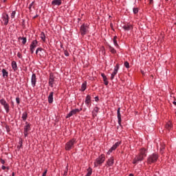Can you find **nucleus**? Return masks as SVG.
<instances>
[{
	"instance_id": "obj_1",
	"label": "nucleus",
	"mask_w": 176,
	"mask_h": 176,
	"mask_svg": "<svg viewBox=\"0 0 176 176\" xmlns=\"http://www.w3.org/2000/svg\"><path fill=\"white\" fill-rule=\"evenodd\" d=\"M146 157V150L142 148L140 150L139 154L133 159V164H138L140 162H142Z\"/></svg>"
},
{
	"instance_id": "obj_2",
	"label": "nucleus",
	"mask_w": 176,
	"mask_h": 176,
	"mask_svg": "<svg viewBox=\"0 0 176 176\" xmlns=\"http://www.w3.org/2000/svg\"><path fill=\"white\" fill-rule=\"evenodd\" d=\"M76 139L73 138L68 141L65 146V151H71L75 148V144H76Z\"/></svg>"
},
{
	"instance_id": "obj_3",
	"label": "nucleus",
	"mask_w": 176,
	"mask_h": 176,
	"mask_svg": "<svg viewBox=\"0 0 176 176\" xmlns=\"http://www.w3.org/2000/svg\"><path fill=\"white\" fill-rule=\"evenodd\" d=\"M157 159H159V155L156 153H154L150 155H148L147 158V163L148 164H152L153 163H156L157 162Z\"/></svg>"
},
{
	"instance_id": "obj_4",
	"label": "nucleus",
	"mask_w": 176,
	"mask_h": 176,
	"mask_svg": "<svg viewBox=\"0 0 176 176\" xmlns=\"http://www.w3.org/2000/svg\"><path fill=\"white\" fill-rule=\"evenodd\" d=\"M105 162V155L101 154L98 158H96V161L94 162V167H98L101 166L102 163Z\"/></svg>"
},
{
	"instance_id": "obj_5",
	"label": "nucleus",
	"mask_w": 176,
	"mask_h": 176,
	"mask_svg": "<svg viewBox=\"0 0 176 176\" xmlns=\"http://www.w3.org/2000/svg\"><path fill=\"white\" fill-rule=\"evenodd\" d=\"M80 32L82 36H85L89 33V25L83 23L80 28Z\"/></svg>"
},
{
	"instance_id": "obj_6",
	"label": "nucleus",
	"mask_w": 176,
	"mask_h": 176,
	"mask_svg": "<svg viewBox=\"0 0 176 176\" xmlns=\"http://www.w3.org/2000/svg\"><path fill=\"white\" fill-rule=\"evenodd\" d=\"M9 14L7 13H3L1 15V24L3 25H8L9 24Z\"/></svg>"
},
{
	"instance_id": "obj_7",
	"label": "nucleus",
	"mask_w": 176,
	"mask_h": 176,
	"mask_svg": "<svg viewBox=\"0 0 176 176\" xmlns=\"http://www.w3.org/2000/svg\"><path fill=\"white\" fill-rule=\"evenodd\" d=\"M0 104L3 107L6 113H9V111L10 108L9 103H8V102H6V100L4 98H1L0 100Z\"/></svg>"
},
{
	"instance_id": "obj_8",
	"label": "nucleus",
	"mask_w": 176,
	"mask_h": 176,
	"mask_svg": "<svg viewBox=\"0 0 176 176\" xmlns=\"http://www.w3.org/2000/svg\"><path fill=\"white\" fill-rule=\"evenodd\" d=\"M0 104L3 107L6 113H9V111L10 108L9 103H8V102H6V100L4 98H1L0 100Z\"/></svg>"
},
{
	"instance_id": "obj_9",
	"label": "nucleus",
	"mask_w": 176,
	"mask_h": 176,
	"mask_svg": "<svg viewBox=\"0 0 176 176\" xmlns=\"http://www.w3.org/2000/svg\"><path fill=\"white\" fill-rule=\"evenodd\" d=\"M82 111V108L80 109H74L69 112V113L66 116V119L71 118V116H74V115H76V113H79Z\"/></svg>"
},
{
	"instance_id": "obj_10",
	"label": "nucleus",
	"mask_w": 176,
	"mask_h": 176,
	"mask_svg": "<svg viewBox=\"0 0 176 176\" xmlns=\"http://www.w3.org/2000/svg\"><path fill=\"white\" fill-rule=\"evenodd\" d=\"M122 144V142H117L115 143L113 146L111 147V148L108 151L107 155H111V152H113V151H116L118 149V146H120Z\"/></svg>"
},
{
	"instance_id": "obj_11",
	"label": "nucleus",
	"mask_w": 176,
	"mask_h": 176,
	"mask_svg": "<svg viewBox=\"0 0 176 176\" xmlns=\"http://www.w3.org/2000/svg\"><path fill=\"white\" fill-rule=\"evenodd\" d=\"M122 144V142H117L115 143L113 146L111 147V148L108 151L107 155H111V152H113V151H116L118 149V146H120Z\"/></svg>"
},
{
	"instance_id": "obj_12",
	"label": "nucleus",
	"mask_w": 176,
	"mask_h": 176,
	"mask_svg": "<svg viewBox=\"0 0 176 176\" xmlns=\"http://www.w3.org/2000/svg\"><path fill=\"white\" fill-rule=\"evenodd\" d=\"M38 46V41L33 40L30 44V49L32 54H34V52H35V47Z\"/></svg>"
},
{
	"instance_id": "obj_13",
	"label": "nucleus",
	"mask_w": 176,
	"mask_h": 176,
	"mask_svg": "<svg viewBox=\"0 0 176 176\" xmlns=\"http://www.w3.org/2000/svg\"><path fill=\"white\" fill-rule=\"evenodd\" d=\"M119 63H117L114 67V70L113 72V73L111 75L110 79L111 80H113L115 79V76H116L118 74V72L119 71Z\"/></svg>"
},
{
	"instance_id": "obj_14",
	"label": "nucleus",
	"mask_w": 176,
	"mask_h": 176,
	"mask_svg": "<svg viewBox=\"0 0 176 176\" xmlns=\"http://www.w3.org/2000/svg\"><path fill=\"white\" fill-rule=\"evenodd\" d=\"M25 126H24L23 134L25 137H28V131L31 130V124H28V122H25Z\"/></svg>"
},
{
	"instance_id": "obj_15",
	"label": "nucleus",
	"mask_w": 176,
	"mask_h": 176,
	"mask_svg": "<svg viewBox=\"0 0 176 176\" xmlns=\"http://www.w3.org/2000/svg\"><path fill=\"white\" fill-rule=\"evenodd\" d=\"M115 163V158L113 157H111L109 158L106 162V166L107 167H112Z\"/></svg>"
},
{
	"instance_id": "obj_16",
	"label": "nucleus",
	"mask_w": 176,
	"mask_h": 176,
	"mask_svg": "<svg viewBox=\"0 0 176 176\" xmlns=\"http://www.w3.org/2000/svg\"><path fill=\"white\" fill-rule=\"evenodd\" d=\"M117 118L118 120V124L122 127V115L120 114V107L117 110Z\"/></svg>"
},
{
	"instance_id": "obj_17",
	"label": "nucleus",
	"mask_w": 176,
	"mask_h": 176,
	"mask_svg": "<svg viewBox=\"0 0 176 176\" xmlns=\"http://www.w3.org/2000/svg\"><path fill=\"white\" fill-rule=\"evenodd\" d=\"M48 85L50 87H53V85H54V75L53 74H50Z\"/></svg>"
},
{
	"instance_id": "obj_18",
	"label": "nucleus",
	"mask_w": 176,
	"mask_h": 176,
	"mask_svg": "<svg viewBox=\"0 0 176 176\" xmlns=\"http://www.w3.org/2000/svg\"><path fill=\"white\" fill-rule=\"evenodd\" d=\"M31 83L32 87H35L36 86V74H33L31 77Z\"/></svg>"
},
{
	"instance_id": "obj_19",
	"label": "nucleus",
	"mask_w": 176,
	"mask_h": 176,
	"mask_svg": "<svg viewBox=\"0 0 176 176\" xmlns=\"http://www.w3.org/2000/svg\"><path fill=\"white\" fill-rule=\"evenodd\" d=\"M11 67L13 69L14 72H16L19 69V67H17V62L16 60H12L11 63Z\"/></svg>"
},
{
	"instance_id": "obj_20",
	"label": "nucleus",
	"mask_w": 176,
	"mask_h": 176,
	"mask_svg": "<svg viewBox=\"0 0 176 176\" xmlns=\"http://www.w3.org/2000/svg\"><path fill=\"white\" fill-rule=\"evenodd\" d=\"M87 107H89L90 104H91V96L90 95H87L85 98V101Z\"/></svg>"
},
{
	"instance_id": "obj_21",
	"label": "nucleus",
	"mask_w": 176,
	"mask_h": 176,
	"mask_svg": "<svg viewBox=\"0 0 176 176\" xmlns=\"http://www.w3.org/2000/svg\"><path fill=\"white\" fill-rule=\"evenodd\" d=\"M165 129L168 130V131H171V130H173V122H171V121H168L165 125Z\"/></svg>"
},
{
	"instance_id": "obj_22",
	"label": "nucleus",
	"mask_w": 176,
	"mask_h": 176,
	"mask_svg": "<svg viewBox=\"0 0 176 176\" xmlns=\"http://www.w3.org/2000/svg\"><path fill=\"white\" fill-rule=\"evenodd\" d=\"M101 76L103 79V82H104V84L105 85V86H108L109 82L108 81V78H107V76H105V74L102 73Z\"/></svg>"
},
{
	"instance_id": "obj_23",
	"label": "nucleus",
	"mask_w": 176,
	"mask_h": 176,
	"mask_svg": "<svg viewBox=\"0 0 176 176\" xmlns=\"http://www.w3.org/2000/svg\"><path fill=\"white\" fill-rule=\"evenodd\" d=\"M61 3H63L61 0H53L52 1V5H54V6H60Z\"/></svg>"
},
{
	"instance_id": "obj_24",
	"label": "nucleus",
	"mask_w": 176,
	"mask_h": 176,
	"mask_svg": "<svg viewBox=\"0 0 176 176\" xmlns=\"http://www.w3.org/2000/svg\"><path fill=\"white\" fill-rule=\"evenodd\" d=\"M54 94V92L52 91L50 93V95L48 96V102L49 104H53V96Z\"/></svg>"
},
{
	"instance_id": "obj_25",
	"label": "nucleus",
	"mask_w": 176,
	"mask_h": 176,
	"mask_svg": "<svg viewBox=\"0 0 176 176\" xmlns=\"http://www.w3.org/2000/svg\"><path fill=\"white\" fill-rule=\"evenodd\" d=\"M100 111V108L98 107H94V111H92V116L94 118H96L97 116V113H98V111Z\"/></svg>"
},
{
	"instance_id": "obj_26",
	"label": "nucleus",
	"mask_w": 176,
	"mask_h": 176,
	"mask_svg": "<svg viewBox=\"0 0 176 176\" xmlns=\"http://www.w3.org/2000/svg\"><path fill=\"white\" fill-rule=\"evenodd\" d=\"M123 30H124V31H130L131 30H133V25H124L122 27Z\"/></svg>"
},
{
	"instance_id": "obj_27",
	"label": "nucleus",
	"mask_w": 176,
	"mask_h": 176,
	"mask_svg": "<svg viewBox=\"0 0 176 176\" xmlns=\"http://www.w3.org/2000/svg\"><path fill=\"white\" fill-rule=\"evenodd\" d=\"M1 72H2L3 78H8V76H9V72H8L6 69H3L1 70Z\"/></svg>"
},
{
	"instance_id": "obj_28",
	"label": "nucleus",
	"mask_w": 176,
	"mask_h": 176,
	"mask_svg": "<svg viewBox=\"0 0 176 176\" xmlns=\"http://www.w3.org/2000/svg\"><path fill=\"white\" fill-rule=\"evenodd\" d=\"M28 118V113H27V111L23 112L22 113V120H23V122H25Z\"/></svg>"
},
{
	"instance_id": "obj_29",
	"label": "nucleus",
	"mask_w": 176,
	"mask_h": 176,
	"mask_svg": "<svg viewBox=\"0 0 176 176\" xmlns=\"http://www.w3.org/2000/svg\"><path fill=\"white\" fill-rule=\"evenodd\" d=\"M34 3H35V1H32V2L29 5L28 9H29L30 13H31V12H32V8H33V9H35V6H34Z\"/></svg>"
},
{
	"instance_id": "obj_30",
	"label": "nucleus",
	"mask_w": 176,
	"mask_h": 176,
	"mask_svg": "<svg viewBox=\"0 0 176 176\" xmlns=\"http://www.w3.org/2000/svg\"><path fill=\"white\" fill-rule=\"evenodd\" d=\"M40 38L43 42H46V36L45 35V32H41L40 34Z\"/></svg>"
},
{
	"instance_id": "obj_31",
	"label": "nucleus",
	"mask_w": 176,
	"mask_h": 176,
	"mask_svg": "<svg viewBox=\"0 0 176 176\" xmlns=\"http://www.w3.org/2000/svg\"><path fill=\"white\" fill-rule=\"evenodd\" d=\"M109 50L112 54H116V50L113 47L109 45Z\"/></svg>"
},
{
	"instance_id": "obj_32",
	"label": "nucleus",
	"mask_w": 176,
	"mask_h": 176,
	"mask_svg": "<svg viewBox=\"0 0 176 176\" xmlns=\"http://www.w3.org/2000/svg\"><path fill=\"white\" fill-rule=\"evenodd\" d=\"M87 87V82H85L81 85V91H85Z\"/></svg>"
},
{
	"instance_id": "obj_33",
	"label": "nucleus",
	"mask_w": 176,
	"mask_h": 176,
	"mask_svg": "<svg viewBox=\"0 0 176 176\" xmlns=\"http://www.w3.org/2000/svg\"><path fill=\"white\" fill-rule=\"evenodd\" d=\"M164 149H166V146H164V144H162L160 148V152L162 155L164 153Z\"/></svg>"
},
{
	"instance_id": "obj_34",
	"label": "nucleus",
	"mask_w": 176,
	"mask_h": 176,
	"mask_svg": "<svg viewBox=\"0 0 176 176\" xmlns=\"http://www.w3.org/2000/svg\"><path fill=\"white\" fill-rule=\"evenodd\" d=\"M87 176H91V174H93V169L91 168H88L87 169Z\"/></svg>"
},
{
	"instance_id": "obj_35",
	"label": "nucleus",
	"mask_w": 176,
	"mask_h": 176,
	"mask_svg": "<svg viewBox=\"0 0 176 176\" xmlns=\"http://www.w3.org/2000/svg\"><path fill=\"white\" fill-rule=\"evenodd\" d=\"M19 39L22 41V44L25 45L27 43V38L26 37H19Z\"/></svg>"
},
{
	"instance_id": "obj_36",
	"label": "nucleus",
	"mask_w": 176,
	"mask_h": 176,
	"mask_svg": "<svg viewBox=\"0 0 176 176\" xmlns=\"http://www.w3.org/2000/svg\"><path fill=\"white\" fill-rule=\"evenodd\" d=\"M19 146H17V148L20 149L21 148H23V139H20L19 142Z\"/></svg>"
},
{
	"instance_id": "obj_37",
	"label": "nucleus",
	"mask_w": 176,
	"mask_h": 176,
	"mask_svg": "<svg viewBox=\"0 0 176 176\" xmlns=\"http://www.w3.org/2000/svg\"><path fill=\"white\" fill-rule=\"evenodd\" d=\"M140 12V8H133V14H137Z\"/></svg>"
},
{
	"instance_id": "obj_38",
	"label": "nucleus",
	"mask_w": 176,
	"mask_h": 176,
	"mask_svg": "<svg viewBox=\"0 0 176 176\" xmlns=\"http://www.w3.org/2000/svg\"><path fill=\"white\" fill-rule=\"evenodd\" d=\"M124 67H126L127 69L130 68V63H129V62H127V61H125V62L124 63Z\"/></svg>"
},
{
	"instance_id": "obj_39",
	"label": "nucleus",
	"mask_w": 176,
	"mask_h": 176,
	"mask_svg": "<svg viewBox=\"0 0 176 176\" xmlns=\"http://www.w3.org/2000/svg\"><path fill=\"white\" fill-rule=\"evenodd\" d=\"M113 45L116 46V47H119V44H118V41L117 40H113Z\"/></svg>"
},
{
	"instance_id": "obj_40",
	"label": "nucleus",
	"mask_w": 176,
	"mask_h": 176,
	"mask_svg": "<svg viewBox=\"0 0 176 176\" xmlns=\"http://www.w3.org/2000/svg\"><path fill=\"white\" fill-rule=\"evenodd\" d=\"M16 17V11H12L11 13V19H14Z\"/></svg>"
},
{
	"instance_id": "obj_41",
	"label": "nucleus",
	"mask_w": 176,
	"mask_h": 176,
	"mask_svg": "<svg viewBox=\"0 0 176 176\" xmlns=\"http://www.w3.org/2000/svg\"><path fill=\"white\" fill-rule=\"evenodd\" d=\"M67 174H68V166H67L66 170H64L63 176H67Z\"/></svg>"
},
{
	"instance_id": "obj_42",
	"label": "nucleus",
	"mask_w": 176,
	"mask_h": 176,
	"mask_svg": "<svg viewBox=\"0 0 176 176\" xmlns=\"http://www.w3.org/2000/svg\"><path fill=\"white\" fill-rule=\"evenodd\" d=\"M42 50H43L42 47H38L36 50V54H38V52H42Z\"/></svg>"
},
{
	"instance_id": "obj_43",
	"label": "nucleus",
	"mask_w": 176,
	"mask_h": 176,
	"mask_svg": "<svg viewBox=\"0 0 176 176\" xmlns=\"http://www.w3.org/2000/svg\"><path fill=\"white\" fill-rule=\"evenodd\" d=\"M17 57H19L21 59H23V54L20 52L17 53Z\"/></svg>"
},
{
	"instance_id": "obj_44",
	"label": "nucleus",
	"mask_w": 176,
	"mask_h": 176,
	"mask_svg": "<svg viewBox=\"0 0 176 176\" xmlns=\"http://www.w3.org/2000/svg\"><path fill=\"white\" fill-rule=\"evenodd\" d=\"M16 104H20V98L17 97L16 98Z\"/></svg>"
},
{
	"instance_id": "obj_45",
	"label": "nucleus",
	"mask_w": 176,
	"mask_h": 176,
	"mask_svg": "<svg viewBox=\"0 0 176 176\" xmlns=\"http://www.w3.org/2000/svg\"><path fill=\"white\" fill-rule=\"evenodd\" d=\"M47 174V170L46 169V170L43 172L42 176H46Z\"/></svg>"
},
{
	"instance_id": "obj_46",
	"label": "nucleus",
	"mask_w": 176,
	"mask_h": 176,
	"mask_svg": "<svg viewBox=\"0 0 176 176\" xmlns=\"http://www.w3.org/2000/svg\"><path fill=\"white\" fill-rule=\"evenodd\" d=\"M0 162L1 163V164H5V160L3 159H0Z\"/></svg>"
},
{
	"instance_id": "obj_47",
	"label": "nucleus",
	"mask_w": 176,
	"mask_h": 176,
	"mask_svg": "<svg viewBox=\"0 0 176 176\" xmlns=\"http://www.w3.org/2000/svg\"><path fill=\"white\" fill-rule=\"evenodd\" d=\"M65 56H66L67 57H68V56H69V53H68V52L65 51Z\"/></svg>"
},
{
	"instance_id": "obj_48",
	"label": "nucleus",
	"mask_w": 176,
	"mask_h": 176,
	"mask_svg": "<svg viewBox=\"0 0 176 176\" xmlns=\"http://www.w3.org/2000/svg\"><path fill=\"white\" fill-rule=\"evenodd\" d=\"M149 1V5H153V0H148Z\"/></svg>"
},
{
	"instance_id": "obj_49",
	"label": "nucleus",
	"mask_w": 176,
	"mask_h": 176,
	"mask_svg": "<svg viewBox=\"0 0 176 176\" xmlns=\"http://www.w3.org/2000/svg\"><path fill=\"white\" fill-rule=\"evenodd\" d=\"M1 168H2V170H6V166H5V165H3L1 166Z\"/></svg>"
},
{
	"instance_id": "obj_50",
	"label": "nucleus",
	"mask_w": 176,
	"mask_h": 176,
	"mask_svg": "<svg viewBox=\"0 0 176 176\" xmlns=\"http://www.w3.org/2000/svg\"><path fill=\"white\" fill-rule=\"evenodd\" d=\"M98 100H99V98H98V96H96V97H95V101H98Z\"/></svg>"
},
{
	"instance_id": "obj_51",
	"label": "nucleus",
	"mask_w": 176,
	"mask_h": 176,
	"mask_svg": "<svg viewBox=\"0 0 176 176\" xmlns=\"http://www.w3.org/2000/svg\"><path fill=\"white\" fill-rule=\"evenodd\" d=\"M116 39H118V36H115L113 37V41H116Z\"/></svg>"
},
{
	"instance_id": "obj_52",
	"label": "nucleus",
	"mask_w": 176,
	"mask_h": 176,
	"mask_svg": "<svg viewBox=\"0 0 176 176\" xmlns=\"http://www.w3.org/2000/svg\"><path fill=\"white\" fill-rule=\"evenodd\" d=\"M39 15L36 14L34 16H33V19H36V17H38Z\"/></svg>"
},
{
	"instance_id": "obj_53",
	"label": "nucleus",
	"mask_w": 176,
	"mask_h": 176,
	"mask_svg": "<svg viewBox=\"0 0 176 176\" xmlns=\"http://www.w3.org/2000/svg\"><path fill=\"white\" fill-rule=\"evenodd\" d=\"M6 169L8 170H10L9 166H6Z\"/></svg>"
},
{
	"instance_id": "obj_54",
	"label": "nucleus",
	"mask_w": 176,
	"mask_h": 176,
	"mask_svg": "<svg viewBox=\"0 0 176 176\" xmlns=\"http://www.w3.org/2000/svg\"><path fill=\"white\" fill-rule=\"evenodd\" d=\"M14 175H15L14 172H12V176H14Z\"/></svg>"
},
{
	"instance_id": "obj_55",
	"label": "nucleus",
	"mask_w": 176,
	"mask_h": 176,
	"mask_svg": "<svg viewBox=\"0 0 176 176\" xmlns=\"http://www.w3.org/2000/svg\"><path fill=\"white\" fill-rule=\"evenodd\" d=\"M7 1V0H3V2L5 3Z\"/></svg>"
},
{
	"instance_id": "obj_56",
	"label": "nucleus",
	"mask_w": 176,
	"mask_h": 176,
	"mask_svg": "<svg viewBox=\"0 0 176 176\" xmlns=\"http://www.w3.org/2000/svg\"><path fill=\"white\" fill-rule=\"evenodd\" d=\"M173 104L176 105V102L175 101L173 102Z\"/></svg>"
},
{
	"instance_id": "obj_57",
	"label": "nucleus",
	"mask_w": 176,
	"mask_h": 176,
	"mask_svg": "<svg viewBox=\"0 0 176 176\" xmlns=\"http://www.w3.org/2000/svg\"><path fill=\"white\" fill-rule=\"evenodd\" d=\"M111 27H112V23H111Z\"/></svg>"
}]
</instances>
